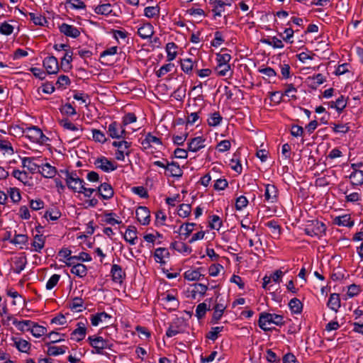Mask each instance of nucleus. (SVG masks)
I'll list each match as a JSON object with an SVG mask.
<instances>
[{
  "label": "nucleus",
  "instance_id": "1",
  "mask_svg": "<svg viewBox=\"0 0 363 363\" xmlns=\"http://www.w3.org/2000/svg\"><path fill=\"white\" fill-rule=\"evenodd\" d=\"M61 173L65 175L67 186L74 193H81V189L85 184L84 179L79 178L74 171L65 169L61 170Z\"/></svg>",
  "mask_w": 363,
  "mask_h": 363
},
{
  "label": "nucleus",
  "instance_id": "2",
  "mask_svg": "<svg viewBox=\"0 0 363 363\" xmlns=\"http://www.w3.org/2000/svg\"><path fill=\"white\" fill-rule=\"evenodd\" d=\"M267 323H274L278 326L283 325L284 324V317L281 315H277L275 313H269L266 312L261 313L259 314L258 320V325L259 328L264 331L272 330V328H267L266 326Z\"/></svg>",
  "mask_w": 363,
  "mask_h": 363
},
{
  "label": "nucleus",
  "instance_id": "3",
  "mask_svg": "<svg viewBox=\"0 0 363 363\" xmlns=\"http://www.w3.org/2000/svg\"><path fill=\"white\" fill-rule=\"evenodd\" d=\"M87 341L89 342V345L92 347V348L94 349L91 351V352L93 354L107 355V353H105L104 352V349L111 350V348L113 345V343H111L109 340L104 339L101 336H96V335L89 336L87 338Z\"/></svg>",
  "mask_w": 363,
  "mask_h": 363
},
{
  "label": "nucleus",
  "instance_id": "4",
  "mask_svg": "<svg viewBox=\"0 0 363 363\" xmlns=\"http://www.w3.org/2000/svg\"><path fill=\"white\" fill-rule=\"evenodd\" d=\"M23 133L30 141L40 145L46 144L49 140V138L43 134L41 129L35 125L25 128Z\"/></svg>",
  "mask_w": 363,
  "mask_h": 363
},
{
  "label": "nucleus",
  "instance_id": "5",
  "mask_svg": "<svg viewBox=\"0 0 363 363\" xmlns=\"http://www.w3.org/2000/svg\"><path fill=\"white\" fill-rule=\"evenodd\" d=\"M326 230L325 225L318 220H308L305 226L304 232L311 237H322Z\"/></svg>",
  "mask_w": 363,
  "mask_h": 363
},
{
  "label": "nucleus",
  "instance_id": "6",
  "mask_svg": "<svg viewBox=\"0 0 363 363\" xmlns=\"http://www.w3.org/2000/svg\"><path fill=\"white\" fill-rule=\"evenodd\" d=\"M1 155L4 156V161L1 160V163L6 162L9 164L16 163L14 157H19L18 155L14 154L13 148L11 143L6 140L1 139Z\"/></svg>",
  "mask_w": 363,
  "mask_h": 363
},
{
  "label": "nucleus",
  "instance_id": "7",
  "mask_svg": "<svg viewBox=\"0 0 363 363\" xmlns=\"http://www.w3.org/2000/svg\"><path fill=\"white\" fill-rule=\"evenodd\" d=\"M107 133L111 138L115 139L125 138L126 135L125 128L116 121L109 124Z\"/></svg>",
  "mask_w": 363,
  "mask_h": 363
},
{
  "label": "nucleus",
  "instance_id": "8",
  "mask_svg": "<svg viewBox=\"0 0 363 363\" xmlns=\"http://www.w3.org/2000/svg\"><path fill=\"white\" fill-rule=\"evenodd\" d=\"M160 301L164 308L169 311H176L179 306V300L174 295L169 293L162 294Z\"/></svg>",
  "mask_w": 363,
  "mask_h": 363
},
{
  "label": "nucleus",
  "instance_id": "9",
  "mask_svg": "<svg viewBox=\"0 0 363 363\" xmlns=\"http://www.w3.org/2000/svg\"><path fill=\"white\" fill-rule=\"evenodd\" d=\"M94 164L97 168L105 172H110L117 169V165L104 156L96 159Z\"/></svg>",
  "mask_w": 363,
  "mask_h": 363
},
{
  "label": "nucleus",
  "instance_id": "10",
  "mask_svg": "<svg viewBox=\"0 0 363 363\" xmlns=\"http://www.w3.org/2000/svg\"><path fill=\"white\" fill-rule=\"evenodd\" d=\"M140 144L142 148L146 150L153 147L155 148V145H162V143L160 138L152 135L151 133H148L145 135V138L140 141Z\"/></svg>",
  "mask_w": 363,
  "mask_h": 363
},
{
  "label": "nucleus",
  "instance_id": "11",
  "mask_svg": "<svg viewBox=\"0 0 363 363\" xmlns=\"http://www.w3.org/2000/svg\"><path fill=\"white\" fill-rule=\"evenodd\" d=\"M43 65L48 74H57L59 71L57 59L54 56H49L44 59Z\"/></svg>",
  "mask_w": 363,
  "mask_h": 363
},
{
  "label": "nucleus",
  "instance_id": "12",
  "mask_svg": "<svg viewBox=\"0 0 363 363\" xmlns=\"http://www.w3.org/2000/svg\"><path fill=\"white\" fill-rule=\"evenodd\" d=\"M136 218L138 222L143 225H147L150 221V212L146 206H139L135 211Z\"/></svg>",
  "mask_w": 363,
  "mask_h": 363
},
{
  "label": "nucleus",
  "instance_id": "13",
  "mask_svg": "<svg viewBox=\"0 0 363 363\" xmlns=\"http://www.w3.org/2000/svg\"><path fill=\"white\" fill-rule=\"evenodd\" d=\"M97 194L104 200H109L114 195L113 187L108 183L104 182L97 187Z\"/></svg>",
  "mask_w": 363,
  "mask_h": 363
},
{
  "label": "nucleus",
  "instance_id": "14",
  "mask_svg": "<svg viewBox=\"0 0 363 363\" xmlns=\"http://www.w3.org/2000/svg\"><path fill=\"white\" fill-rule=\"evenodd\" d=\"M264 200L268 203H274L278 201V189L274 184H266Z\"/></svg>",
  "mask_w": 363,
  "mask_h": 363
},
{
  "label": "nucleus",
  "instance_id": "15",
  "mask_svg": "<svg viewBox=\"0 0 363 363\" xmlns=\"http://www.w3.org/2000/svg\"><path fill=\"white\" fill-rule=\"evenodd\" d=\"M59 30L61 33L64 34L65 35L73 38H77L80 35V30L74 27V26L69 25L66 23H62L59 26Z\"/></svg>",
  "mask_w": 363,
  "mask_h": 363
},
{
  "label": "nucleus",
  "instance_id": "16",
  "mask_svg": "<svg viewBox=\"0 0 363 363\" xmlns=\"http://www.w3.org/2000/svg\"><path fill=\"white\" fill-rule=\"evenodd\" d=\"M11 340L13 341L11 345L15 347L19 352L29 353L31 344L28 341L18 337H12Z\"/></svg>",
  "mask_w": 363,
  "mask_h": 363
},
{
  "label": "nucleus",
  "instance_id": "17",
  "mask_svg": "<svg viewBox=\"0 0 363 363\" xmlns=\"http://www.w3.org/2000/svg\"><path fill=\"white\" fill-rule=\"evenodd\" d=\"M206 139L201 136L195 137L189 140L188 143L187 150L196 152L205 147Z\"/></svg>",
  "mask_w": 363,
  "mask_h": 363
},
{
  "label": "nucleus",
  "instance_id": "18",
  "mask_svg": "<svg viewBox=\"0 0 363 363\" xmlns=\"http://www.w3.org/2000/svg\"><path fill=\"white\" fill-rule=\"evenodd\" d=\"M209 4L212 6V11L213 12V16H220L222 12L225 11V6H231V2H224L221 0H209Z\"/></svg>",
  "mask_w": 363,
  "mask_h": 363
},
{
  "label": "nucleus",
  "instance_id": "19",
  "mask_svg": "<svg viewBox=\"0 0 363 363\" xmlns=\"http://www.w3.org/2000/svg\"><path fill=\"white\" fill-rule=\"evenodd\" d=\"M86 334V328L85 324L79 322L77 324V328L74 329L71 333V339L77 342L82 340Z\"/></svg>",
  "mask_w": 363,
  "mask_h": 363
},
{
  "label": "nucleus",
  "instance_id": "20",
  "mask_svg": "<svg viewBox=\"0 0 363 363\" xmlns=\"http://www.w3.org/2000/svg\"><path fill=\"white\" fill-rule=\"evenodd\" d=\"M333 223L338 226L351 228L354 225V220H352L350 214L336 216L333 218Z\"/></svg>",
  "mask_w": 363,
  "mask_h": 363
},
{
  "label": "nucleus",
  "instance_id": "21",
  "mask_svg": "<svg viewBox=\"0 0 363 363\" xmlns=\"http://www.w3.org/2000/svg\"><path fill=\"white\" fill-rule=\"evenodd\" d=\"M137 233V228L133 225H129L123 237L127 242L133 245L135 244V240L138 239Z\"/></svg>",
  "mask_w": 363,
  "mask_h": 363
},
{
  "label": "nucleus",
  "instance_id": "22",
  "mask_svg": "<svg viewBox=\"0 0 363 363\" xmlns=\"http://www.w3.org/2000/svg\"><path fill=\"white\" fill-rule=\"evenodd\" d=\"M38 173L45 178H53L57 173V169L49 163H45L38 169Z\"/></svg>",
  "mask_w": 363,
  "mask_h": 363
},
{
  "label": "nucleus",
  "instance_id": "23",
  "mask_svg": "<svg viewBox=\"0 0 363 363\" xmlns=\"http://www.w3.org/2000/svg\"><path fill=\"white\" fill-rule=\"evenodd\" d=\"M113 281L118 283H121L125 278V272L123 271L121 266L118 264H113L111 269Z\"/></svg>",
  "mask_w": 363,
  "mask_h": 363
},
{
  "label": "nucleus",
  "instance_id": "24",
  "mask_svg": "<svg viewBox=\"0 0 363 363\" xmlns=\"http://www.w3.org/2000/svg\"><path fill=\"white\" fill-rule=\"evenodd\" d=\"M202 270V267L196 269H189L184 272V279L189 281H199L201 277H204V275L201 274Z\"/></svg>",
  "mask_w": 363,
  "mask_h": 363
},
{
  "label": "nucleus",
  "instance_id": "25",
  "mask_svg": "<svg viewBox=\"0 0 363 363\" xmlns=\"http://www.w3.org/2000/svg\"><path fill=\"white\" fill-rule=\"evenodd\" d=\"M327 306L335 313H337L341 306L340 295L336 293L330 295Z\"/></svg>",
  "mask_w": 363,
  "mask_h": 363
},
{
  "label": "nucleus",
  "instance_id": "26",
  "mask_svg": "<svg viewBox=\"0 0 363 363\" xmlns=\"http://www.w3.org/2000/svg\"><path fill=\"white\" fill-rule=\"evenodd\" d=\"M153 33V27L150 23L143 24L138 29V34L143 39L150 38Z\"/></svg>",
  "mask_w": 363,
  "mask_h": 363
},
{
  "label": "nucleus",
  "instance_id": "27",
  "mask_svg": "<svg viewBox=\"0 0 363 363\" xmlns=\"http://www.w3.org/2000/svg\"><path fill=\"white\" fill-rule=\"evenodd\" d=\"M167 171L169 172V176L173 177H181L183 172L177 162H167Z\"/></svg>",
  "mask_w": 363,
  "mask_h": 363
},
{
  "label": "nucleus",
  "instance_id": "28",
  "mask_svg": "<svg viewBox=\"0 0 363 363\" xmlns=\"http://www.w3.org/2000/svg\"><path fill=\"white\" fill-rule=\"evenodd\" d=\"M169 252L168 250L164 247L157 248L154 253V257L155 261L161 264H165L164 258L169 257Z\"/></svg>",
  "mask_w": 363,
  "mask_h": 363
},
{
  "label": "nucleus",
  "instance_id": "29",
  "mask_svg": "<svg viewBox=\"0 0 363 363\" xmlns=\"http://www.w3.org/2000/svg\"><path fill=\"white\" fill-rule=\"evenodd\" d=\"M181 64V68L186 74H190L194 67H196L197 62L193 61L191 58H185L183 60H181L180 62Z\"/></svg>",
  "mask_w": 363,
  "mask_h": 363
},
{
  "label": "nucleus",
  "instance_id": "30",
  "mask_svg": "<svg viewBox=\"0 0 363 363\" xmlns=\"http://www.w3.org/2000/svg\"><path fill=\"white\" fill-rule=\"evenodd\" d=\"M35 159V157H24L22 160V163H23V167H27L28 169L32 174L38 172V169H40V165H38L33 162Z\"/></svg>",
  "mask_w": 363,
  "mask_h": 363
},
{
  "label": "nucleus",
  "instance_id": "31",
  "mask_svg": "<svg viewBox=\"0 0 363 363\" xmlns=\"http://www.w3.org/2000/svg\"><path fill=\"white\" fill-rule=\"evenodd\" d=\"M351 184L353 186H358L363 184V170H355L350 175Z\"/></svg>",
  "mask_w": 363,
  "mask_h": 363
},
{
  "label": "nucleus",
  "instance_id": "32",
  "mask_svg": "<svg viewBox=\"0 0 363 363\" xmlns=\"http://www.w3.org/2000/svg\"><path fill=\"white\" fill-rule=\"evenodd\" d=\"M177 45L173 42L168 43L166 45L167 61L171 62L176 58L177 55Z\"/></svg>",
  "mask_w": 363,
  "mask_h": 363
},
{
  "label": "nucleus",
  "instance_id": "33",
  "mask_svg": "<svg viewBox=\"0 0 363 363\" xmlns=\"http://www.w3.org/2000/svg\"><path fill=\"white\" fill-rule=\"evenodd\" d=\"M289 306L291 313L299 314L303 310V303L297 298H293L289 303Z\"/></svg>",
  "mask_w": 363,
  "mask_h": 363
},
{
  "label": "nucleus",
  "instance_id": "34",
  "mask_svg": "<svg viewBox=\"0 0 363 363\" xmlns=\"http://www.w3.org/2000/svg\"><path fill=\"white\" fill-rule=\"evenodd\" d=\"M170 247L181 252L190 254L192 251L191 248L184 242H173L170 245Z\"/></svg>",
  "mask_w": 363,
  "mask_h": 363
},
{
  "label": "nucleus",
  "instance_id": "35",
  "mask_svg": "<svg viewBox=\"0 0 363 363\" xmlns=\"http://www.w3.org/2000/svg\"><path fill=\"white\" fill-rule=\"evenodd\" d=\"M71 273L79 277H84L87 274V268L83 264H74L71 269Z\"/></svg>",
  "mask_w": 363,
  "mask_h": 363
},
{
  "label": "nucleus",
  "instance_id": "36",
  "mask_svg": "<svg viewBox=\"0 0 363 363\" xmlns=\"http://www.w3.org/2000/svg\"><path fill=\"white\" fill-rule=\"evenodd\" d=\"M342 185L340 186V190L342 191L344 194H345V201L346 202H351L354 203L360 200L361 196L360 194L358 192H353L348 194V190L343 189L341 188Z\"/></svg>",
  "mask_w": 363,
  "mask_h": 363
},
{
  "label": "nucleus",
  "instance_id": "37",
  "mask_svg": "<svg viewBox=\"0 0 363 363\" xmlns=\"http://www.w3.org/2000/svg\"><path fill=\"white\" fill-rule=\"evenodd\" d=\"M32 247H34V250L38 252H40L41 250L45 245V238L43 235H36L34 237V240L31 244Z\"/></svg>",
  "mask_w": 363,
  "mask_h": 363
},
{
  "label": "nucleus",
  "instance_id": "38",
  "mask_svg": "<svg viewBox=\"0 0 363 363\" xmlns=\"http://www.w3.org/2000/svg\"><path fill=\"white\" fill-rule=\"evenodd\" d=\"M111 316L106 312L98 313L95 315H92L91 317V323L94 326H97L100 322L103 321L106 318H111Z\"/></svg>",
  "mask_w": 363,
  "mask_h": 363
},
{
  "label": "nucleus",
  "instance_id": "39",
  "mask_svg": "<svg viewBox=\"0 0 363 363\" xmlns=\"http://www.w3.org/2000/svg\"><path fill=\"white\" fill-rule=\"evenodd\" d=\"M13 325L21 332L29 331L31 325H33V321L29 320L18 321L16 319H13Z\"/></svg>",
  "mask_w": 363,
  "mask_h": 363
},
{
  "label": "nucleus",
  "instance_id": "40",
  "mask_svg": "<svg viewBox=\"0 0 363 363\" xmlns=\"http://www.w3.org/2000/svg\"><path fill=\"white\" fill-rule=\"evenodd\" d=\"M32 335L36 337H39L47 332L46 328L39 325L37 323L33 322V325H31L30 330Z\"/></svg>",
  "mask_w": 363,
  "mask_h": 363
},
{
  "label": "nucleus",
  "instance_id": "41",
  "mask_svg": "<svg viewBox=\"0 0 363 363\" xmlns=\"http://www.w3.org/2000/svg\"><path fill=\"white\" fill-rule=\"evenodd\" d=\"M67 349V347L64 345L60 347L48 345L47 354L49 356H57L65 353Z\"/></svg>",
  "mask_w": 363,
  "mask_h": 363
},
{
  "label": "nucleus",
  "instance_id": "42",
  "mask_svg": "<svg viewBox=\"0 0 363 363\" xmlns=\"http://www.w3.org/2000/svg\"><path fill=\"white\" fill-rule=\"evenodd\" d=\"M96 14L107 16L112 12V6L110 4H104L97 6L94 9Z\"/></svg>",
  "mask_w": 363,
  "mask_h": 363
},
{
  "label": "nucleus",
  "instance_id": "43",
  "mask_svg": "<svg viewBox=\"0 0 363 363\" xmlns=\"http://www.w3.org/2000/svg\"><path fill=\"white\" fill-rule=\"evenodd\" d=\"M193 286H194V289H192V291H191V294H192L193 298H196V294H199L203 296L208 289L207 285L203 284H200V283L194 284Z\"/></svg>",
  "mask_w": 363,
  "mask_h": 363
},
{
  "label": "nucleus",
  "instance_id": "44",
  "mask_svg": "<svg viewBox=\"0 0 363 363\" xmlns=\"http://www.w3.org/2000/svg\"><path fill=\"white\" fill-rule=\"evenodd\" d=\"M222 119L223 118L219 112H214L211 114L210 117L208 118V124L210 126H217L220 125Z\"/></svg>",
  "mask_w": 363,
  "mask_h": 363
},
{
  "label": "nucleus",
  "instance_id": "45",
  "mask_svg": "<svg viewBox=\"0 0 363 363\" xmlns=\"http://www.w3.org/2000/svg\"><path fill=\"white\" fill-rule=\"evenodd\" d=\"M104 216H105L104 222L106 224L114 225L116 224H121L122 223L121 220H118L115 218V217L116 216V214L115 213L105 212Z\"/></svg>",
  "mask_w": 363,
  "mask_h": 363
},
{
  "label": "nucleus",
  "instance_id": "46",
  "mask_svg": "<svg viewBox=\"0 0 363 363\" xmlns=\"http://www.w3.org/2000/svg\"><path fill=\"white\" fill-rule=\"evenodd\" d=\"M210 308H207L206 303H201L196 306V316L198 319H202L204 318L207 311H209Z\"/></svg>",
  "mask_w": 363,
  "mask_h": 363
},
{
  "label": "nucleus",
  "instance_id": "47",
  "mask_svg": "<svg viewBox=\"0 0 363 363\" xmlns=\"http://www.w3.org/2000/svg\"><path fill=\"white\" fill-rule=\"evenodd\" d=\"M144 14L150 18L157 16L160 14V8L158 6H147L144 9Z\"/></svg>",
  "mask_w": 363,
  "mask_h": 363
},
{
  "label": "nucleus",
  "instance_id": "48",
  "mask_svg": "<svg viewBox=\"0 0 363 363\" xmlns=\"http://www.w3.org/2000/svg\"><path fill=\"white\" fill-rule=\"evenodd\" d=\"M14 264L13 272L16 274H20L26 267V258L18 257L15 260Z\"/></svg>",
  "mask_w": 363,
  "mask_h": 363
},
{
  "label": "nucleus",
  "instance_id": "49",
  "mask_svg": "<svg viewBox=\"0 0 363 363\" xmlns=\"http://www.w3.org/2000/svg\"><path fill=\"white\" fill-rule=\"evenodd\" d=\"M191 212V206L190 204L182 203L179 206L178 215L180 217H188Z\"/></svg>",
  "mask_w": 363,
  "mask_h": 363
},
{
  "label": "nucleus",
  "instance_id": "50",
  "mask_svg": "<svg viewBox=\"0 0 363 363\" xmlns=\"http://www.w3.org/2000/svg\"><path fill=\"white\" fill-rule=\"evenodd\" d=\"M223 330V326L213 327L211 328V331L206 333V337L213 341H215L218 338L219 333L221 332Z\"/></svg>",
  "mask_w": 363,
  "mask_h": 363
},
{
  "label": "nucleus",
  "instance_id": "51",
  "mask_svg": "<svg viewBox=\"0 0 363 363\" xmlns=\"http://www.w3.org/2000/svg\"><path fill=\"white\" fill-rule=\"evenodd\" d=\"M60 111L62 114L68 116H72L77 113L75 108L69 103L63 105L60 108Z\"/></svg>",
  "mask_w": 363,
  "mask_h": 363
},
{
  "label": "nucleus",
  "instance_id": "52",
  "mask_svg": "<svg viewBox=\"0 0 363 363\" xmlns=\"http://www.w3.org/2000/svg\"><path fill=\"white\" fill-rule=\"evenodd\" d=\"M13 319H16L12 315H9L7 313V308L6 306L3 307L2 311H1V323L3 325H9V322L11 321L13 324Z\"/></svg>",
  "mask_w": 363,
  "mask_h": 363
},
{
  "label": "nucleus",
  "instance_id": "53",
  "mask_svg": "<svg viewBox=\"0 0 363 363\" xmlns=\"http://www.w3.org/2000/svg\"><path fill=\"white\" fill-rule=\"evenodd\" d=\"M347 102L344 96L341 95L335 102L334 107L338 113H341L343 109L346 107Z\"/></svg>",
  "mask_w": 363,
  "mask_h": 363
},
{
  "label": "nucleus",
  "instance_id": "54",
  "mask_svg": "<svg viewBox=\"0 0 363 363\" xmlns=\"http://www.w3.org/2000/svg\"><path fill=\"white\" fill-rule=\"evenodd\" d=\"M248 204V200L245 196H240L235 201V209L241 211Z\"/></svg>",
  "mask_w": 363,
  "mask_h": 363
},
{
  "label": "nucleus",
  "instance_id": "55",
  "mask_svg": "<svg viewBox=\"0 0 363 363\" xmlns=\"http://www.w3.org/2000/svg\"><path fill=\"white\" fill-rule=\"evenodd\" d=\"M92 133H93V139L96 142L104 143L107 141V138H106L105 134L103 132H101V130H97V129H93Z\"/></svg>",
  "mask_w": 363,
  "mask_h": 363
},
{
  "label": "nucleus",
  "instance_id": "56",
  "mask_svg": "<svg viewBox=\"0 0 363 363\" xmlns=\"http://www.w3.org/2000/svg\"><path fill=\"white\" fill-rule=\"evenodd\" d=\"M8 195L13 203H18L21 199L20 191L16 188H10Z\"/></svg>",
  "mask_w": 363,
  "mask_h": 363
},
{
  "label": "nucleus",
  "instance_id": "57",
  "mask_svg": "<svg viewBox=\"0 0 363 363\" xmlns=\"http://www.w3.org/2000/svg\"><path fill=\"white\" fill-rule=\"evenodd\" d=\"M216 60L218 62V65H229L228 62L231 60V56L228 53H217L216 54Z\"/></svg>",
  "mask_w": 363,
  "mask_h": 363
},
{
  "label": "nucleus",
  "instance_id": "58",
  "mask_svg": "<svg viewBox=\"0 0 363 363\" xmlns=\"http://www.w3.org/2000/svg\"><path fill=\"white\" fill-rule=\"evenodd\" d=\"M29 16L35 25L44 26V23H47L46 18L41 15L35 16L34 13H29Z\"/></svg>",
  "mask_w": 363,
  "mask_h": 363
},
{
  "label": "nucleus",
  "instance_id": "59",
  "mask_svg": "<svg viewBox=\"0 0 363 363\" xmlns=\"http://www.w3.org/2000/svg\"><path fill=\"white\" fill-rule=\"evenodd\" d=\"M174 67V64L168 63L162 65L157 72L156 75L157 77H162L167 73L169 72Z\"/></svg>",
  "mask_w": 363,
  "mask_h": 363
},
{
  "label": "nucleus",
  "instance_id": "60",
  "mask_svg": "<svg viewBox=\"0 0 363 363\" xmlns=\"http://www.w3.org/2000/svg\"><path fill=\"white\" fill-rule=\"evenodd\" d=\"M137 121V117L134 113H126L122 121V125L125 128L127 125L135 123Z\"/></svg>",
  "mask_w": 363,
  "mask_h": 363
},
{
  "label": "nucleus",
  "instance_id": "61",
  "mask_svg": "<svg viewBox=\"0 0 363 363\" xmlns=\"http://www.w3.org/2000/svg\"><path fill=\"white\" fill-rule=\"evenodd\" d=\"M195 225H196V223H186L184 224H182L180 226L179 230H180V231L184 230L185 231L184 235H185L186 238H187L190 235V234L194 230V227Z\"/></svg>",
  "mask_w": 363,
  "mask_h": 363
},
{
  "label": "nucleus",
  "instance_id": "62",
  "mask_svg": "<svg viewBox=\"0 0 363 363\" xmlns=\"http://www.w3.org/2000/svg\"><path fill=\"white\" fill-rule=\"evenodd\" d=\"M60 279V276L59 274H53L51 276V277L48 279L46 284V289L48 290H50L53 289L58 283L59 280Z\"/></svg>",
  "mask_w": 363,
  "mask_h": 363
},
{
  "label": "nucleus",
  "instance_id": "63",
  "mask_svg": "<svg viewBox=\"0 0 363 363\" xmlns=\"http://www.w3.org/2000/svg\"><path fill=\"white\" fill-rule=\"evenodd\" d=\"M230 65H217V66L216 67V71L217 72L218 75L222 76V77L226 76L228 74V73L230 72Z\"/></svg>",
  "mask_w": 363,
  "mask_h": 363
},
{
  "label": "nucleus",
  "instance_id": "64",
  "mask_svg": "<svg viewBox=\"0 0 363 363\" xmlns=\"http://www.w3.org/2000/svg\"><path fill=\"white\" fill-rule=\"evenodd\" d=\"M12 174L15 178L23 183H26L28 179V174L26 172H22L18 169L13 170Z\"/></svg>",
  "mask_w": 363,
  "mask_h": 363
}]
</instances>
